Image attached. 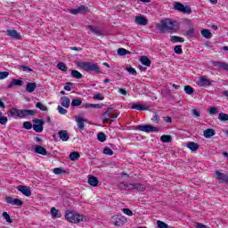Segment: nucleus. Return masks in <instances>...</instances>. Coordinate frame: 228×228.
Returning <instances> with one entry per match:
<instances>
[{"label": "nucleus", "mask_w": 228, "mask_h": 228, "mask_svg": "<svg viewBox=\"0 0 228 228\" xmlns=\"http://www.w3.org/2000/svg\"><path fill=\"white\" fill-rule=\"evenodd\" d=\"M157 28L160 33H163L165 30L177 31V29H179V23H177V21L166 19L160 21V24L157 26Z\"/></svg>", "instance_id": "1"}, {"label": "nucleus", "mask_w": 228, "mask_h": 228, "mask_svg": "<svg viewBox=\"0 0 228 228\" xmlns=\"http://www.w3.org/2000/svg\"><path fill=\"white\" fill-rule=\"evenodd\" d=\"M77 65L86 72H95V74H102L101 68L96 63L90 61H78L77 62Z\"/></svg>", "instance_id": "2"}, {"label": "nucleus", "mask_w": 228, "mask_h": 228, "mask_svg": "<svg viewBox=\"0 0 228 228\" xmlns=\"http://www.w3.org/2000/svg\"><path fill=\"white\" fill-rule=\"evenodd\" d=\"M65 218L71 224H79V222H86V217L81 214H77L74 211L67 210L65 213Z\"/></svg>", "instance_id": "3"}, {"label": "nucleus", "mask_w": 228, "mask_h": 228, "mask_svg": "<svg viewBox=\"0 0 228 228\" xmlns=\"http://www.w3.org/2000/svg\"><path fill=\"white\" fill-rule=\"evenodd\" d=\"M120 115V112L115 111L113 108H108L107 110L102 114V122H114Z\"/></svg>", "instance_id": "4"}, {"label": "nucleus", "mask_w": 228, "mask_h": 228, "mask_svg": "<svg viewBox=\"0 0 228 228\" xmlns=\"http://www.w3.org/2000/svg\"><path fill=\"white\" fill-rule=\"evenodd\" d=\"M136 129L138 131H142V133H156L159 131V128L151 125H139L136 126Z\"/></svg>", "instance_id": "5"}, {"label": "nucleus", "mask_w": 228, "mask_h": 228, "mask_svg": "<svg viewBox=\"0 0 228 228\" xmlns=\"http://www.w3.org/2000/svg\"><path fill=\"white\" fill-rule=\"evenodd\" d=\"M33 123L36 124L32 126L36 133H42V131H44V124H45V122L43 119L35 118L33 119Z\"/></svg>", "instance_id": "6"}, {"label": "nucleus", "mask_w": 228, "mask_h": 228, "mask_svg": "<svg viewBox=\"0 0 228 228\" xmlns=\"http://www.w3.org/2000/svg\"><path fill=\"white\" fill-rule=\"evenodd\" d=\"M214 177L218 180V183L223 184H227L228 183V174L222 173L218 170L215 172Z\"/></svg>", "instance_id": "7"}, {"label": "nucleus", "mask_w": 228, "mask_h": 228, "mask_svg": "<svg viewBox=\"0 0 228 228\" xmlns=\"http://www.w3.org/2000/svg\"><path fill=\"white\" fill-rule=\"evenodd\" d=\"M213 83H215V81L209 80L205 76L200 77L198 80L199 86H213Z\"/></svg>", "instance_id": "8"}, {"label": "nucleus", "mask_w": 228, "mask_h": 228, "mask_svg": "<svg viewBox=\"0 0 228 228\" xmlns=\"http://www.w3.org/2000/svg\"><path fill=\"white\" fill-rule=\"evenodd\" d=\"M87 12H88V6L80 5L77 9H71L69 11V13H71L72 15H77L78 13H82V14L87 13Z\"/></svg>", "instance_id": "9"}, {"label": "nucleus", "mask_w": 228, "mask_h": 228, "mask_svg": "<svg viewBox=\"0 0 228 228\" xmlns=\"http://www.w3.org/2000/svg\"><path fill=\"white\" fill-rule=\"evenodd\" d=\"M113 220H114L113 224L116 225L117 227H120L127 222V219L126 218V216H117L113 217Z\"/></svg>", "instance_id": "10"}, {"label": "nucleus", "mask_w": 228, "mask_h": 228, "mask_svg": "<svg viewBox=\"0 0 228 228\" xmlns=\"http://www.w3.org/2000/svg\"><path fill=\"white\" fill-rule=\"evenodd\" d=\"M5 202L7 204H12V206H22L24 204V201L19 199H13L10 196L5 197Z\"/></svg>", "instance_id": "11"}, {"label": "nucleus", "mask_w": 228, "mask_h": 228, "mask_svg": "<svg viewBox=\"0 0 228 228\" xmlns=\"http://www.w3.org/2000/svg\"><path fill=\"white\" fill-rule=\"evenodd\" d=\"M17 190L25 195V197H31V189H29V187L26 185H19Z\"/></svg>", "instance_id": "12"}, {"label": "nucleus", "mask_w": 228, "mask_h": 228, "mask_svg": "<svg viewBox=\"0 0 228 228\" xmlns=\"http://www.w3.org/2000/svg\"><path fill=\"white\" fill-rule=\"evenodd\" d=\"M37 112L33 110H20V118H26L27 117H35Z\"/></svg>", "instance_id": "13"}, {"label": "nucleus", "mask_w": 228, "mask_h": 228, "mask_svg": "<svg viewBox=\"0 0 228 228\" xmlns=\"http://www.w3.org/2000/svg\"><path fill=\"white\" fill-rule=\"evenodd\" d=\"M134 22L138 24V26H147V24H149V20L143 16H136Z\"/></svg>", "instance_id": "14"}, {"label": "nucleus", "mask_w": 228, "mask_h": 228, "mask_svg": "<svg viewBox=\"0 0 228 228\" xmlns=\"http://www.w3.org/2000/svg\"><path fill=\"white\" fill-rule=\"evenodd\" d=\"M132 110H137V111H147V110H149V107L147 105L137 102L132 105Z\"/></svg>", "instance_id": "15"}, {"label": "nucleus", "mask_w": 228, "mask_h": 228, "mask_svg": "<svg viewBox=\"0 0 228 228\" xmlns=\"http://www.w3.org/2000/svg\"><path fill=\"white\" fill-rule=\"evenodd\" d=\"M22 85H24V81L20 79L12 78V82L9 85H7V88L12 89L13 88V86H22Z\"/></svg>", "instance_id": "16"}, {"label": "nucleus", "mask_w": 228, "mask_h": 228, "mask_svg": "<svg viewBox=\"0 0 228 228\" xmlns=\"http://www.w3.org/2000/svg\"><path fill=\"white\" fill-rule=\"evenodd\" d=\"M59 137L62 142H69L70 135H69V132L67 130L59 131Z\"/></svg>", "instance_id": "17"}, {"label": "nucleus", "mask_w": 228, "mask_h": 228, "mask_svg": "<svg viewBox=\"0 0 228 228\" xmlns=\"http://www.w3.org/2000/svg\"><path fill=\"white\" fill-rule=\"evenodd\" d=\"M7 35L12 38H15V40H20V34H19V32H17L15 29H8Z\"/></svg>", "instance_id": "18"}, {"label": "nucleus", "mask_w": 228, "mask_h": 228, "mask_svg": "<svg viewBox=\"0 0 228 228\" xmlns=\"http://www.w3.org/2000/svg\"><path fill=\"white\" fill-rule=\"evenodd\" d=\"M35 153L36 154H41V156H47L49 153L47 152V150H45V148L38 145V146H36L35 149Z\"/></svg>", "instance_id": "19"}, {"label": "nucleus", "mask_w": 228, "mask_h": 228, "mask_svg": "<svg viewBox=\"0 0 228 228\" xmlns=\"http://www.w3.org/2000/svg\"><path fill=\"white\" fill-rule=\"evenodd\" d=\"M76 122L77 124V127H78L79 131H83V129H85V122H86V119H85L81 117H77Z\"/></svg>", "instance_id": "20"}, {"label": "nucleus", "mask_w": 228, "mask_h": 228, "mask_svg": "<svg viewBox=\"0 0 228 228\" xmlns=\"http://www.w3.org/2000/svg\"><path fill=\"white\" fill-rule=\"evenodd\" d=\"M215 134H216V132L213 128L206 129L203 132V136L205 138H211L212 136H215Z\"/></svg>", "instance_id": "21"}, {"label": "nucleus", "mask_w": 228, "mask_h": 228, "mask_svg": "<svg viewBox=\"0 0 228 228\" xmlns=\"http://www.w3.org/2000/svg\"><path fill=\"white\" fill-rule=\"evenodd\" d=\"M35 90H37V83H27L26 92H28V94H33Z\"/></svg>", "instance_id": "22"}, {"label": "nucleus", "mask_w": 228, "mask_h": 228, "mask_svg": "<svg viewBox=\"0 0 228 228\" xmlns=\"http://www.w3.org/2000/svg\"><path fill=\"white\" fill-rule=\"evenodd\" d=\"M61 104L63 108H70V99L67 96H62L61 98Z\"/></svg>", "instance_id": "23"}, {"label": "nucleus", "mask_w": 228, "mask_h": 228, "mask_svg": "<svg viewBox=\"0 0 228 228\" xmlns=\"http://www.w3.org/2000/svg\"><path fill=\"white\" fill-rule=\"evenodd\" d=\"M88 184H90V186H94V187L97 186V184H99V178H97L96 176L89 175Z\"/></svg>", "instance_id": "24"}, {"label": "nucleus", "mask_w": 228, "mask_h": 228, "mask_svg": "<svg viewBox=\"0 0 228 228\" xmlns=\"http://www.w3.org/2000/svg\"><path fill=\"white\" fill-rule=\"evenodd\" d=\"M20 111L21 110L12 108L8 111V115H10L11 117H19L20 118Z\"/></svg>", "instance_id": "25"}, {"label": "nucleus", "mask_w": 228, "mask_h": 228, "mask_svg": "<svg viewBox=\"0 0 228 228\" xmlns=\"http://www.w3.org/2000/svg\"><path fill=\"white\" fill-rule=\"evenodd\" d=\"M187 148L190 149V151L192 152H195L196 151H199V143L190 142L187 143Z\"/></svg>", "instance_id": "26"}, {"label": "nucleus", "mask_w": 228, "mask_h": 228, "mask_svg": "<svg viewBox=\"0 0 228 228\" xmlns=\"http://www.w3.org/2000/svg\"><path fill=\"white\" fill-rule=\"evenodd\" d=\"M140 61L142 65H145V67H151V61L147 56H142Z\"/></svg>", "instance_id": "27"}, {"label": "nucleus", "mask_w": 228, "mask_h": 228, "mask_svg": "<svg viewBox=\"0 0 228 228\" xmlns=\"http://www.w3.org/2000/svg\"><path fill=\"white\" fill-rule=\"evenodd\" d=\"M201 35L204 37V38L209 39L213 37V34L211 33V30L208 28L201 30Z\"/></svg>", "instance_id": "28"}, {"label": "nucleus", "mask_w": 228, "mask_h": 228, "mask_svg": "<svg viewBox=\"0 0 228 228\" xmlns=\"http://www.w3.org/2000/svg\"><path fill=\"white\" fill-rule=\"evenodd\" d=\"M162 143H172V136L164 134L160 137Z\"/></svg>", "instance_id": "29"}, {"label": "nucleus", "mask_w": 228, "mask_h": 228, "mask_svg": "<svg viewBox=\"0 0 228 228\" xmlns=\"http://www.w3.org/2000/svg\"><path fill=\"white\" fill-rule=\"evenodd\" d=\"M79 158H81V155L77 151H74L69 154V159L71 161H77V159H79Z\"/></svg>", "instance_id": "30"}, {"label": "nucleus", "mask_w": 228, "mask_h": 228, "mask_svg": "<svg viewBox=\"0 0 228 228\" xmlns=\"http://www.w3.org/2000/svg\"><path fill=\"white\" fill-rule=\"evenodd\" d=\"M102 104H95V103H85L81 106V108H85L88 110V108H101Z\"/></svg>", "instance_id": "31"}, {"label": "nucleus", "mask_w": 228, "mask_h": 228, "mask_svg": "<svg viewBox=\"0 0 228 228\" xmlns=\"http://www.w3.org/2000/svg\"><path fill=\"white\" fill-rule=\"evenodd\" d=\"M170 41L173 43V44H177V42H180L181 44H183L184 42V39H183V37H177V36H172L170 37Z\"/></svg>", "instance_id": "32"}, {"label": "nucleus", "mask_w": 228, "mask_h": 228, "mask_svg": "<svg viewBox=\"0 0 228 228\" xmlns=\"http://www.w3.org/2000/svg\"><path fill=\"white\" fill-rule=\"evenodd\" d=\"M71 76L72 77H75V79H82L83 74H81L79 71L73 69L71 70Z\"/></svg>", "instance_id": "33"}, {"label": "nucleus", "mask_w": 228, "mask_h": 228, "mask_svg": "<svg viewBox=\"0 0 228 228\" xmlns=\"http://www.w3.org/2000/svg\"><path fill=\"white\" fill-rule=\"evenodd\" d=\"M214 65H217L219 69H224V70L228 71V64L227 62H220V61H215Z\"/></svg>", "instance_id": "34"}, {"label": "nucleus", "mask_w": 228, "mask_h": 228, "mask_svg": "<svg viewBox=\"0 0 228 228\" xmlns=\"http://www.w3.org/2000/svg\"><path fill=\"white\" fill-rule=\"evenodd\" d=\"M89 29L94 33V35H97L98 37H101L102 35V31H101L97 27L89 26Z\"/></svg>", "instance_id": "35"}, {"label": "nucleus", "mask_w": 228, "mask_h": 228, "mask_svg": "<svg viewBox=\"0 0 228 228\" xmlns=\"http://www.w3.org/2000/svg\"><path fill=\"white\" fill-rule=\"evenodd\" d=\"M81 104H83V100H81L80 98L73 99L71 101V106L73 108L76 107V106H81Z\"/></svg>", "instance_id": "36"}, {"label": "nucleus", "mask_w": 228, "mask_h": 228, "mask_svg": "<svg viewBox=\"0 0 228 228\" xmlns=\"http://www.w3.org/2000/svg\"><path fill=\"white\" fill-rule=\"evenodd\" d=\"M118 56H126V54H131V52L126 50V48H119L118 50Z\"/></svg>", "instance_id": "37"}, {"label": "nucleus", "mask_w": 228, "mask_h": 228, "mask_svg": "<svg viewBox=\"0 0 228 228\" xmlns=\"http://www.w3.org/2000/svg\"><path fill=\"white\" fill-rule=\"evenodd\" d=\"M2 216H4L5 222L8 224H13V220H12V217H10V214L7 212H3Z\"/></svg>", "instance_id": "38"}, {"label": "nucleus", "mask_w": 228, "mask_h": 228, "mask_svg": "<svg viewBox=\"0 0 228 228\" xmlns=\"http://www.w3.org/2000/svg\"><path fill=\"white\" fill-rule=\"evenodd\" d=\"M157 227L159 228H174V226H168L165 222L163 221H157Z\"/></svg>", "instance_id": "39"}, {"label": "nucleus", "mask_w": 228, "mask_h": 228, "mask_svg": "<svg viewBox=\"0 0 228 228\" xmlns=\"http://www.w3.org/2000/svg\"><path fill=\"white\" fill-rule=\"evenodd\" d=\"M218 119L221 122H227V120H228V114H225L224 112L219 113Z\"/></svg>", "instance_id": "40"}, {"label": "nucleus", "mask_w": 228, "mask_h": 228, "mask_svg": "<svg viewBox=\"0 0 228 228\" xmlns=\"http://www.w3.org/2000/svg\"><path fill=\"white\" fill-rule=\"evenodd\" d=\"M185 35L188 38H191V37H195V28H191L190 29L186 30Z\"/></svg>", "instance_id": "41"}, {"label": "nucleus", "mask_w": 228, "mask_h": 228, "mask_svg": "<svg viewBox=\"0 0 228 228\" xmlns=\"http://www.w3.org/2000/svg\"><path fill=\"white\" fill-rule=\"evenodd\" d=\"M183 90H184L185 94H187V95H191V94H193V92H195L193 90V87H191V86H185L183 87Z\"/></svg>", "instance_id": "42"}, {"label": "nucleus", "mask_w": 228, "mask_h": 228, "mask_svg": "<svg viewBox=\"0 0 228 228\" xmlns=\"http://www.w3.org/2000/svg\"><path fill=\"white\" fill-rule=\"evenodd\" d=\"M134 190H138V191H144L145 186L142 183H134Z\"/></svg>", "instance_id": "43"}, {"label": "nucleus", "mask_w": 228, "mask_h": 228, "mask_svg": "<svg viewBox=\"0 0 228 228\" xmlns=\"http://www.w3.org/2000/svg\"><path fill=\"white\" fill-rule=\"evenodd\" d=\"M51 214L53 216V218H60V214L58 209H56V208L53 207L51 208Z\"/></svg>", "instance_id": "44"}, {"label": "nucleus", "mask_w": 228, "mask_h": 228, "mask_svg": "<svg viewBox=\"0 0 228 228\" xmlns=\"http://www.w3.org/2000/svg\"><path fill=\"white\" fill-rule=\"evenodd\" d=\"M184 8V4L179 3V2H175V10H177L178 12H183V9Z\"/></svg>", "instance_id": "45"}, {"label": "nucleus", "mask_w": 228, "mask_h": 228, "mask_svg": "<svg viewBox=\"0 0 228 228\" xmlns=\"http://www.w3.org/2000/svg\"><path fill=\"white\" fill-rule=\"evenodd\" d=\"M36 108H37L38 110H41V111H47V106L42 104V102H38L36 104Z\"/></svg>", "instance_id": "46"}, {"label": "nucleus", "mask_w": 228, "mask_h": 228, "mask_svg": "<svg viewBox=\"0 0 228 228\" xmlns=\"http://www.w3.org/2000/svg\"><path fill=\"white\" fill-rule=\"evenodd\" d=\"M23 127L24 129H27L28 131H29V129H33V124H31V121H25L23 123Z\"/></svg>", "instance_id": "47"}, {"label": "nucleus", "mask_w": 228, "mask_h": 228, "mask_svg": "<svg viewBox=\"0 0 228 228\" xmlns=\"http://www.w3.org/2000/svg\"><path fill=\"white\" fill-rule=\"evenodd\" d=\"M57 68L59 69V70H62L63 72H67V65H65V63H63V62H59L57 64Z\"/></svg>", "instance_id": "48"}, {"label": "nucleus", "mask_w": 228, "mask_h": 228, "mask_svg": "<svg viewBox=\"0 0 228 228\" xmlns=\"http://www.w3.org/2000/svg\"><path fill=\"white\" fill-rule=\"evenodd\" d=\"M97 138L99 142H104L106 140V134L100 132L97 134Z\"/></svg>", "instance_id": "49"}, {"label": "nucleus", "mask_w": 228, "mask_h": 228, "mask_svg": "<svg viewBox=\"0 0 228 228\" xmlns=\"http://www.w3.org/2000/svg\"><path fill=\"white\" fill-rule=\"evenodd\" d=\"M175 54H183V46L182 45H175L174 48Z\"/></svg>", "instance_id": "50"}, {"label": "nucleus", "mask_w": 228, "mask_h": 228, "mask_svg": "<svg viewBox=\"0 0 228 228\" xmlns=\"http://www.w3.org/2000/svg\"><path fill=\"white\" fill-rule=\"evenodd\" d=\"M125 70H127V72H129V74H132V76H136V74H138L136 72V69H134V68L133 67H127L125 69Z\"/></svg>", "instance_id": "51"}, {"label": "nucleus", "mask_w": 228, "mask_h": 228, "mask_svg": "<svg viewBox=\"0 0 228 228\" xmlns=\"http://www.w3.org/2000/svg\"><path fill=\"white\" fill-rule=\"evenodd\" d=\"M20 70H23V72H33V69L28 66L20 65Z\"/></svg>", "instance_id": "52"}, {"label": "nucleus", "mask_w": 228, "mask_h": 228, "mask_svg": "<svg viewBox=\"0 0 228 228\" xmlns=\"http://www.w3.org/2000/svg\"><path fill=\"white\" fill-rule=\"evenodd\" d=\"M103 154H106V156H113V150L110 148H105L103 149Z\"/></svg>", "instance_id": "53"}, {"label": "nucleus", "mask_w": 228, "mask_h": 228, "mask_svg": "<svg viewBox=\"0 0 228 228\" xmlns=\"http://www.w3.org/2000/svg\"><path fill=\"white\" fill-rule=\"evenodd\" d=\"M218 113V109L216 107H209V115H216Z\"/></svg>", "instance_id": "54"}, {"label": "nucleus", "mask_w": 228, "mask_h": 228, "mask_svg": "<svg viewBox=\"0 0 228 228\" xmlns=\"http://www.w3.org/2000/svg\"><path fill=\"white\" fill-rule=\"evenodd\" d=\"M10 76V72L8 71H0V79H6Z\"/></svg>", "instance_id": "55"}, {"label": "nucleus", "mask_w": 228, "mask_h": 228, "mask_svg": "<svg viewBox=\"0 0 228 228\" xmlns=\"http://www.w3.org/2000/svg\"><path fill=\"white\" fill-rule=\"evenodd\" d=\"M93 99H94L96 101H104V96H102V94H101V93H98L94 95Z\"/></svg>", "instance_id": "56"}, {"label": "nucleus", "mask_w": 228, "mask_h": 228, "mask_svg": "<svg viewBox=\"0 0 228 228\" xmlns=\"http://www.w3.org/2000/svg\"><path fill=\"white\" fill-rule=\"evenodd\" d=\"M182 13H188V15H190V13H191V8H190V6H184L182 10Z\"/></svg>", "instance_id": "57"}, {"label": "nucleus", "mask_w": 228, "mask_h": 228, "mask_svg": "<svg viewBox=\"0 0 228 228\" xmlns=\"http://www.w3.org/2000/svg\"><path fill=\"white\" fill-rule=\"evenodd\" d=\"M57 110H58V111H59V113L61 114V115H67V110L66 109H64L63 107H61V106H58L57 107Z\"/></svg>", "instance_id": "58"}, {"label": "nucleus", "mask_w": 228, "mask_h": 228, "mask_svg": "<svg viewBox=\"0 0 228 228\" xmlns=\"http://www.w3.org/2000/svg\"><path fill=\"white\" fill-rule=\"evenodd\" d=\"M0 124H1V126H6V124H8V118L7 117H0Z\"/></svg>", "instance_id": "59"}, {"label": "nucleus", "mask_w": 228, "mask_h": 228, "mask_svg": "<svg viewBox=\"0 0 228 228\" xmlns=\"http://www.w3.org/2000/svg\"><path fill=\"white\" fill-rule=\"evenodd\" d=\"M63 170L61 169V167H55L53 169V174H55L56 175H60V174H63Z\"/></svg>", "instance_id": "60"}, {"label": "nucleus", "mask_w": 228, "mask_h": 228, "mask_svg": "<svg viewBox=\"0 0 228 228\" xmlns=\"http://www.w3.org/2000/svg\"><path fill=\"white\" fill-rule=\"evenodd\" d=\"M151 120L155 124H159V116L158 114H154L153 117L151 118Z\"/></svg>", "instance_id": "61"}, {"label": "nucleus", "mask_w": 228, "mask_h": 228, "mask_svg": "<svg viewBox=\"0 0 228 228\" xmlns=\"http://www.w3.org/2000/svg\"><path fill=\"white\" fill-rule=\"evenodd\" d=\"M123 213L128 216H133V211L129 208H123Z\"/></svg>", "instance_id": "62"}, {"label": "nucleus", "mask_w": 228, "mask_h": 228, "mask_svg": "<svg viewBox=\"0 0 228 228\" xmlns=\"http://www.w3.org/2000/svg\"><path fill=\"white\" fill-rule=\"evenodd\" d=\"M191 115H193V117L199 118V117H200V112L199 110H197V109H193L191 110Z\"/></svg>", "instance_id": "63"}, {"label": "nucleus", "mask_w": 228, "mask_h": 228, "mask_svg": "<svg viewBox=\"0 0 228 228\" xmlns=\"http://www.w3.org/2000/svg\"><path fill=\"white\" fill-rule=\"evenodd\" d=\"M126 191L134 190V183H126Z\"/></svg>", "instance_id": "64"}]
</instances>
